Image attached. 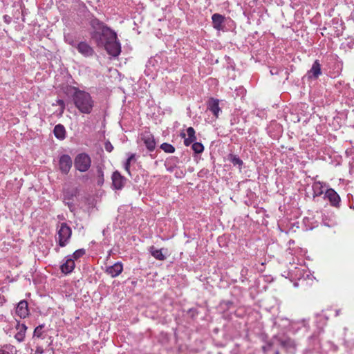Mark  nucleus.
<instances>
[{
  "label": "nucleus",
  "mask_w": 354,
  "mask_h": 354,
  "mask_svg": "<svg viewBox=\"0 0 354 354\" xmlns=\"http://www.w3.org/2000/svg\"><path fill=\"white\" fill-rule=\"evenodd\" d=\"M90 25L93 29L91 32V38L95 39L98 45H103L109 55L118 56L121 52V46L118 41L116 32L97 18L91 19Z\"/></svg>",
  "instance_id": "obj_1"
},
{
  "label": "nucleus",
  "mask_w": 354,
  "mask_h": 354,
  "mask_svg": "<svg viewBox=\"0 0 354 354\" xmlns=\"http://www.w3.org/2000/svg\"><path fill=\"white\" fill-rule=\"evenodd\" d=\"M71 89L73 91L72 100L75 106L80 113L90 114L95 105V102L90 93L74 86L71 87Z\"/></svg>",
  "instance_id": "obj_2"
},
{
  "label": "nucleus",
  "mask_w": 354,
  "mask_h": 354,
  "mask_svg": "<svg viewBox=\"0 0 354 354\" xmlns=\"http://www.w3.org/2000/svg\"><path fill=\"white\" fill-rule=\"evenodd\" d=\"M91 165V159L86 153H81L76 156L74 160L75 169L81 172L88 171Z\"/></svg>",
  "instance_id": "obj_3"
},
{
  "label": "nucleus",
  "mask_w": 354,
  "mask_h": 354,
  "mask_svg": "<svg viewBox=\"0 0 354 354\" xmlns=\"http://www.w3.org/2000/svg\"><path fill=\"white\" fill-rule=\"evenodd\" d=\"M58 244L60 247L66 246L72 234L71 228L66 223H62L57 232Z\"/></svg>",
  "instance_id": "obj_4"
},
{
  "label": "nucleus",
  "mask_w": 354,
  "mask_h": 354,
  "mask_svg": "<svg viewBox=\"0 0 354 354\" xmlns=\"http://www.w3.org/2000/svg\"><path fill=\"white\" fill-rule=\"evenodd\" d=\"M112 187L113 189L121 190L126 184L127 179L120 172L115 171L111 176Z\"/></svg>",
  "instance_id": "obj_5"
},
{
  "label": "nucleus",
  "mask_w": 354,
  "mask_h": 354,
  "mask_svg": "<svg viewBox=\"0 0 354 354\" xmlns=\"http://www.w3.org/2000/svg\"><path fill=\"white\" fill-rule=\"evenodd\" d=\"M324 198L329 201L330 205L335 207H339L341 201L340 197L333 189H328L325 192Z\"/></svg>",
  "instance_id": "obj_6"
},
{
  "label": "nucleus",
  "mask_w": 354,
  "mask_h": 354,
  "mask_svg": "<svg viewBox=\"0 0 354 354\" xmlns=\"http://www.w3.org/2000/svg\"><path fill=\"white\" fill-rule=\"evenodd\" d=\"M72 159L67 155L61 156L59 160V169L64 174H68L72 167Z\"/></svg>",
  "instance_id": "obj_7"
},
{
  "label": "nucleus",
  "mask_w": 354,
  "mask_h": 354,
  "mask_svg": "<svg viewBox=\"0 0 354 354\" xmlns=\"http://www.w3.org/2000/svg\"><path fill=\"white\" fill-rule=\"evenodd\" d=\"M321 74V64L318 60H315L311 68L307 72L306 77L308 80H317Z\"/></svg>",
  "instance_id": "obj_8"
},
{
  "label": "nucleus",
  "mask_w": 354,
  "mask_h": 354,
  "mask_svg": "<svg viewBox=\"0 0 354 354\" xmlns=\"http://www.w3.org/2000/svg\"><path fill=\"white\" fill-rule=\"evenodd\" d=\"M141 140L149 151H153L155 149L156 144L152 134L149 132H145L142 134Z\"/></svg>",
  "instance_id": "obj_9"
},
{
  "label": "nucleus",
  "mask_w": 354,
  "mask_h": 354,
  "mask_svg": "<svg viewBox=\"0 0 354 354\" xmlns=\"http://www.w3.org/2000/svg\"><path fill=\"white\" fill-rule=\"evenodd\" d=\"M75 48L78 52L84 57H91L95 53L92 47L85 41H81L77 44Z\"/></svg>",
  "instance_id": "obj_10"
},
{
  "label": "nucleus",
  "mask_w": 354,
  "mask_h": 354,
  "mask_svg": "<svg viewBox=\"0 0 354 354\" xmlns=\"http://www.w3.org/2000/svg\"><path fill=\"white\" fill-rule=\"evenodd\" d=\"M16 314L21 318H26L29 315L28 302L26 300L20 301L16 308Z\"/></svg>",
  "instance_id": "obj_11"
},
{
  "label": "nucleus",
  "mask_w": 354,
  "mask_h": 354,
  "mask_svg": "<svg viewBox=\"0 0 354 354\" xmlns=\"http://www.w3.org/2000/svg\"><path fill=\"white\" fill-rule=\"evenodd\" d=\"M123 266L120 262H116L113 266L106 268L105 272L111 277H116L122 273Z\"/></svg>",
  "instance_id": "obj_12"
},
{
  "label": "nucleus",
  "mask_w": 354,
  "mask_h": 354,
  "mask_svg": "<svg viewBox=\"0 0 354 354\" xmlns=\"http://www.w3.org/2000/svg\"><path fill=\"white\" fill-rule=\"evenodd\" d=\"M75 266L74 259L71 256H68L66 261L60 266V270L62 273L67 274L73 272Z\"/></svg>",
  "instance_id": "obj_13"
},
{
  "label": "nucleus",
  "mask_w": 354,
  "mask_h": 354,
  "mask_svg": "<svg viewBox=\"0 0 354 354\" xmlns=\"http://www.w3.org/2000/svg\"><path fill=\"white\" fill-rule=\"evenodd\" d=\"M207 109L212 111L214 115L217 118L218 117L221 109L219 107V100L218 99L210 98L207 102Z\"/></svg>",
  "instance_id": "obj_14"
},
{
  "label": "nucleus",
  "mask_w": 354,
  "mask_h": 354,
  "mask_svg": "<svg viewBox=\"0 0 354 354\" xmlns=\"http://www.w3.org/2000/svg\"><path fill=\"white\" fill-rule=\"evenodd\" d=\"M149 251L151 256L157 260L164 261L166 259V255L163 253V252H167V249H157L153 245H152L149 248Z\"/></svg>",
  "instance_id": "obj_15"
},
{
  "label": "nucleus",
  "mask_w": 354,
  "mask_h": 354,
  "mask_svg": "<svg viewBox=\"0 0 354 354\" xmlns=\"http://www.w3.org/2000/svg\"><path fill=\"white\" fill-rule=\"evenodd\" d=\"M212 20L213 27L215 29H216L218 30H220L222 29V24H223L224 20H225L224 16H223L220 14H218V13H215L212 16Z\"/></svg>",
  "instance_id": "obj_16"
},
{
  "label": "nucleus",
  "mask_w": 354,
  "mask_h": 354,
  "mask_svg": "<svg viewBox=\"0 0 354 354\" xmlns=\"http://www.w3.org/2000/svg\"><path fill=\"white\" fill-rule=\"evenodd\" d=\"M17 329L18 330V332L15 335V337L19 342H21L24 340L27 326L24 324H18L17 326Z\"/></svg>",
  "instance_id": "obj_17"
},
{
  "label": "nucleus",
  "mask_w": 354,
  "mask_h": 354,
  "mask_svg": "<svg viewBox=\"0 0 354 354\" xmlns=\"http://www.w3.org/2000/svg\"><path fill=\"white\" fill-rule=\"evenodd\" d=\"M53 133L55 136L59 140H64L66 137V130L62 124H57L54 127Z\"/></svg>",
  "instance_id": "obj_18"
},
{
  "label": "nucleus",
  "mask_w": 354,
  "mask_h": 354,
  "mask_svg": "<svg viewBox=\"0 0 354 354\" xmlns=\"http://www.w3.org/2000/svg\"><path fill=\"white\" fill-rule=\"evenodd\" d=\"M275 341L277 342V343L279 344L282 347L286 349L295 348V342L289 338L282 339L275 337Z\"/></svg>",
  "instance_id": "obj_19"
},
{
  "label": "nucleus",
  "mask_w": 354,
  "mask_h": 354,
  "mask_svg": "<svg viewBox=\"0 0 354 354\" xmlns=\"http://www.w3.org/2000/svg\"><path fill=\"white\" fill-rule=\"evenodd\" d=\"M16 353V348L11 344H5L0 348V354H15Z\"/></svg>",
  "instance_id": "obj_20"
},
{
  "label": "nucleus",
  "mask_w": 354,
  "mask_h": 354,
  "mask_svg": "<svg viewBox=\"0 0 354 354\" xmlns=\"http://www.w3.org/2000/svg\"><path fill=\"white\" fill-rule=\"evenodd\" d=\"M313 190V197L319 196L323 194L324 191L322 189L323 186L320 182H315L312 186Z\"/></svg>",
  "instance_id": "obj_21"
},
{
  "label": "nucleus",
  "mask_w": 354,
  "mask_h": 354,
  "mask_svg": "<svg viewBox=\"0 0 354 354\" xmlns=\"http://www.w3.org/2000/svg\"><path fill=\"white\" fill-rule=\"evenodd\" d=\"M77 189H66L64 192V200L72 201L73 197L77 196Z\"/></svg>",
  "instance_id": "obj_22"
},
{
  "label": "nucleus",
  "mask_w": 354,
  "mask_h": 354,
  "mask_svg": "<svg viewBox=\"0 0 354 354\" xmlns=\"http://www.w3.org/2000/svg\"><path fill=\"white\" fill-rule=\"evenodd\" d=\"M229 160L234 166L238 165L240 168L243 165V160L236 155L230 154Z\"/></svg>",
  "instance_id": "obj_23"
},
{
  "label": "nucleus",
  "mask_w": 354,
  "mask_h": 354,
  "mask_svg": "<svg viewBox=\"0 0 354 354\" xmlns=\"http://www.w3.org/2000/svg\"><path fill=\"white\" fill-rule=\"evenodd\" d=\"M135 153H130L129 155V157L127 159L125 163H124V169L125 171L129 174L131 175V171H130V166H131V162L134 160L135 158Z\"/></svg>",
  "instance_id": "obj_24"
},
{
  "label": "nucleus",
  "mask_w": 354,
  "mask_h": 354,
  "mask_svg": "<svg viewBox=\"0 0 354 354\" xmlns=\"http://www.w3.org/2000/svg\"><path fill=\"white\" fill-rule=\"evenodd\" d=\"M160 149L166 153H172L175 151V147L169 143L164 142L161 144Z\"/></svg>",
  "instance_id": "obj_25"
},
{
  "label": "nucleus",
  "mask_w": 354,
  "mask_h": 354,
  "mask_svg": "<svg viewBox=\"0 0 354 354\" xmlns=\"http://www.w3.org/2000/svg\"><path fill=\"white\" fill-rule=\"evenodd\" d=\"M192 149L196 153H201L204 150V146L202 143L198 142H194L192 146Z\"/></svg>",
  "instance_id": "obj_26"
},
{
  "label": "nucleus",
  "mask_w": 354,
  "mask_h": 354,
  "mask_svg": "<svg viewBox=\"0 0 354 354\" xmlns=\"http://www.w3.org/2000/svg\"><path fill=\"white\" fill-rule=\"evenodd\" d=\"M97 185L101 186L103 185L104 179V171L102 167H97Z\"/></svg>",
  "instance_id": "obj_27"
},
{
  "label": "nucleus",
  "mask_w": 354,
  "mask_h": 354,
  "mask_svg": "<svg viewBox=\"0 0 354 354\" xmlns=\"http://www.w3.org/2000/svg\"><path fill=\"white\" fill-rule=\"evenodd\" d=\"M64 39H65L66 42L68 43V44H70L71 46H72L73 47L76 46V45H77L76 41H75L74 37L72 35H71V34L65 35Z\"/></svg>",
  "instance_id": "obj_28"
},
{
  "label": "nucleus",
  "mask_w": 354,
  "mask_h": 354,
  "mask_svg": "<svg viewBox=\"0 0 354 354\" xmlns=\"http://www.w3.org/2000/svg\"><path fill=\"white\" fill-rule=\"evenodd\" d=\"M85 253H86V251L84 249H79V250H77L76 251H75L73 252V254H72V256H71V257L73 259H78L79 258L84 256L85 254Z\"/></svg>",
  "instance_id": "obj_29"
},
{
  "label": "nucleus",
  "mask_w": 354,
  "mask_h": 354,
  "mask_svg": "<svg viewBox=\"0 0 354 354\" xmlns=\"http://www.w3.org/2000/svg\"><path fill=\"white\" fill-rule=\"evenodd\" d=\"M195 130L193 127H190L187 129V133L188 136V138L192 139L194 140H196V137L195 136Z\"/></svg>",
  "instance_id": "obj_30"
},
{
  "label": "nucleus",
  "mask_w": 354,
  "mask_h": 354,
  "mask_svg": "<svg viewBox=\"0 0 354 354\" xmlns=\"http://www.w3.org/2000/svg\"><path fill=\"white\" fill-rule=\"evenodd\" d=\"M44 327V324H40L37 326L34 330V336L37 337H41L42 335V329Z\"/></svg>",
  "instance_id": "obj_31"
},
{
  "label": "nucleus",
  "mask_w": 354,
  "mask_h": 354,
  "mask_svg": "<svg viewBox=\"0 0 354 354\" xmlns=\"http://www.w3.org/2000/svg\"><path fill=\"white\" fill-rule=\"evenodd\" d=\"M275 339L270 342H268L266 345L263 346V350L265 353H269L272 351L273 344H274Z\"/></svg>",
  "instance_id": "obj_32"
},
{
  "label": "nucleus",
  "mask_w": 354,
  "mask_h": 354,
  "mask_svg": "<svg viewBox=\"0 0 354 354\" xmlns=\"http://www.w3.org/2000/svg\"><path fill=\"white\" fill-rule=\"evenodd\" d=\"M180 136L182 138H185L184 139V145L187 147L189 146L191 144H193L194 142H195V140H194L192 139L185 138V133H181Z\"/></svg>",
  "instance_id": "obj_33"
},
{
  "label": "nucleus",
  "mask_w": 354,
  "mask_h": 354,
  "mask_svg": "<svg viewBox=\"0 0 354 354\" xmlns=\"http://www.w3.org/2000/svg\"><path fill=\"white\" fill-rule=\"evenodd\" d=\"M56 104H57L60 106V111H61V113H63L65 109L64 101L63 100L58 99L56 100Z\"/></svg>",
  "instance_id": "obj_34"
},
{
  "label": "nucleus",
  "mask_w": 354,
  "mask_h": 354,
  "mask_svg": "<svg viewBox=\"0 0 354 354\" xmlns=\"http://www.w3.org/2000/svg\"><path fill=\"white\" fill-rule=\"evenodd\" d=\"M104 148H105L106 151L108 152H111L113 149V147L109 141L105 142Z\"/></svg>",
  "instance_id": "obj_35"
},
{
  "label": "nucleus",
  "mask_w": 354,
  "mask_h": 354,
  "mask_svg": "<svg viewBox=\"0 0 354 354\" xmlns=\"http://www.w3.org/2000/svg\"><path fill=\"white\" fill-rule=\"evenodd\" d=\"M64 203L68 207L69 209L71 212H73L75 209V206L72 201H65L64 200Z\"/></svg>",
  "instance_id": "obj_36"
},
{
  "label": "nucleus",
  "mask_w": 354,
  "mask_h": 354,
  "mask_svg": "<svg viewBox=\"0 0 354 354\" xmlns=\"http://www.w3.org/2000/svg\"><path fill=\"white\" fill-rule=\"evenodd\" d=\"M178 161V158L173 156V157L170 158L169 160H167V161L166 162V165H169L170 162H172L174 164V163L177 162Z\"/></svg>",
  "instance_id": "obj_37"
},
{
  "label": "nucleus",
  "mask_w": 354,
  "mask_h": 354,
  "mask_svg": "<svg viewBox=\"0 0 354 354\" xmlns=\"http://www.w3.org/2000/svg\"><path fill=\"white\" fill-rule=\"evenodd\" d=\"M44 349L41 346H37L35 354H43Z\"/></svg>",
  "instance_id": "obj_38"
},
{
  "label": "nucleus",
  "mask_w": 354,
  "mask_h": 354,
  "mask_svg": "<svg viewBox=\"0 0 354 354\" xmlns=\"http://www.w3.org/2000/svg\"><path fill=\"white\" fill-rule=\"evenodd\" d=\"M174 166L171 165L167 167V170L169 172H172L174 171Z\"/></svg>",
  "instance_id": "obj_39"
},
{
  "label": "nucleus",
  "mask_w": 354,
  "mask_h": 354,
  "mask_svg": "<svg viewBox=\"0 0 354 354\" xmlns=\"http://www.w3.org/2000/svg\"><path fill=\"white\" fill-rule=\"evenodd\" d=\"M339 312H340V310H336V315H337H337H339Z\"/></svg>",
  "instance_id": "obj_40"
},
{
  "label": "nucleus",
  "mask_w": 354,
  "mask_h": 354,
  "mask_svg": "<svg viewBox=\"0 0 354 354\" xmlns=\"http://www.w3.org/2000/svg\"><path fill=\"white\" fill-rule=\"evenodd\" d=\"M270 73H271V74H272V75H273V74L274 73V71H272L271 70V71H270Z\"/></svg>",
  "instance_id": "obj_41"
}]
</instances>
